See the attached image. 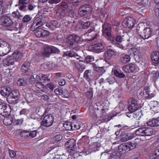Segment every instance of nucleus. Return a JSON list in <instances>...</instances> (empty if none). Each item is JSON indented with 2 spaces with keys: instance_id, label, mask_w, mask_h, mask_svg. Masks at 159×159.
<instances>
[{
  "instance_id": "cd10ccee",
  "label": "nucleus",
  "mask_w": 159,
  "mask_h": 159,
  "mask_svg": "<svg viewBox=\"0 0 159 159\" xmlns=\"http://www.w3.org/2000/svg\"><path fill=\"white\" fill-rule=\"evenodd\" d=\"M15 60L14 59L11 57H7L3 60V62L4 65L9 66L13 65L14 63Z\"/></svg>"
},
{
  "instance_id": "37998d69",
  "label": "nucleus",
  "mask_w": 159,
  "mask_h": 159,
  "mask_svg": "<svg viewBox=\"0 0 159 159\" xmlns=\"http://www.w3.org/2000/svg\"><path fill=\"white\" fill-rule=\"evenodd\" d=\"M109 159H120V157L117 155V152H114L112 153Z\"/></svg>"
},
{
  "instance_id": "4be33fe9",
  "label": "nucleus",
  "mask_w": 159,
  "mask_h": 159,
  "mask_svg": "<svg viewBox=\"0 0 159 159\" xmlns=\"http://www.w3.org/2000/svg\"><path fill=\"white\" fill-rule=\"evenodd\" d=\"M136 57L139 58L141 56V51L140 47L132 48L130 49Z\"/></svg>"
},
{
  "instance_id": "5701e85b",
  "label": "nucleus",
  "mask_w": 159,
  "mask_h": 159,
  "mask_svg": "<svg viewBox=\"0 0 159 159\" xmlns=\"http://www.w3.org/2000/svg\"><path fill=\"white\" fill-rule=\"evenodd\" d=\"M11 91V88L9 87H3L0 88V94L3 96L9 95Z\"/></svg>"
},
{
  "instance_id": "052dcab7",
  "label": "nucleus",
  "mask_w": 159,
  "mask_h": 159,
  "mask_svg": "<svg viewBox=\"0 0 159 159\" xmlns=\"http://www.w3.org/2000/svg\"><path fill=\"white\" fill-rule=\"evenodd\" d=\"M12 16L15 18H19L20 17L19 13L17 11H14L11 14Z\"/></svg>"
},
{
  "instance_id": "0e129e2a",
  "label": "nucleus",
  "mask_w": 159,
  "mask_h": 159,
  "mask_svg": "<svg viewBox=\"0 0 159 159\" xmlns=\"http://www.w3.org/2000/svg\"><path fill=\"white\" fill-rule=\"evenodd\" d=\"M42 79L44 81L47 80L48 81H49L50 80V79L48 78V77L47 75L44 74H41Z\"/></svg>"
},
{
  "instance_id": "49530a36",
  "label": "nucleus",
  "mask_w": 159,
  "mask_h": 159,
  "mask_svg": "<svg viewBox=\"0 0 159 159\" xmlns=\"http://www.w3.org/2000/svg\"><path fill=\"white\" fill-rule=\"evenodd\" d=\"M41 68L42 69L43 68L44 70H47L50 69L51 68V66L48 63H45L41 65Z\"/></svg>"
},
{
  "instance_id": "864d4df0",
  "label": "nucleus",
  "mask_w": 159,
  "mask_h": 159,
  "mask_svg": "<svg viewBox=\"0 0 159 159\" xmlns=\"http://www.w3.org/2000/svg\"><path fill=\"white\" fill-rule=\"evenodd\" d=\"M154 10L156 16L159 18V6L158 4L155 6Z\"/></svg>"
},
{
  "instance_id": "aec40b11",
  "label": "nucleus",
  "mask_w": 159,
  "mask_h": 159,
  "mask_svg": "<svg viewBox=\"0 0 159 159\" xmlns=\"http://www.w3.org/2000/svg\"><path fill=\"white\" fill-rule=\"evenodd\" d=\"M115 53L112 49H108L105 51L103 57L106 60H110L112 57L115 56Z\"/></svg>"
},
{
  "instance_id": "69168bd1",
  "label": "nucleus",
  "mask_w": 159,
  "mask_h": 159,
  "mask_svg": "<svg viewBox=\"0 0 159 159\" xmlns=\"http://www.w3.org/2000/svg\"><path fill=\"white\" fill-rule=\"evenodd\" d=\"M90 24V23L89 21H86V22L84 23L83 24V28L84 29H86L87 28Z\"/></svg>"
},
{
  "instance_id": "7c9ffc66",
  "label": "nucleus",
  "mask_w": 159,
  "mask_h": 159,
  "mask_svg": "<svg viewBox=\"0 0 159 159\" xmlns=\"http://www.w3.org/2000/svg\"><path fill=\"white\" fill-rule=\"evenodd\" d=\"M3 74L8 79V81H10L12 78L13 72L9 69H6L3 71Z\"/></svg>"
},
{
  "instance_id": "a19ab883",
  "label": "nucleus",
  "mask_w": 159,
  "mask_h": 159,
  "mask_svg": "<svg viewBox=\"0 0 159 159\" xmlns=\"http://www.w3.org/2000/svg\"><path fill=\"white\" fill-rule=\"evenodd\" d=\"M66 56H68L70 57H73L77 56L76 54L73 51H68L65 53Z\"/></svg>"
},
{
  "instance_id": "a18cd8bd",
  "label": "nucleus",
  "mask_w": 159,
  "mask_h": 159,
  "mask_svg": "<svg viewBox=\"0 0 159 159\" xmlns=\"http://www.w3.org/2000/svg\"><path fill=\"white\" fill-rule=\"evenodd\" d=\"M17 84L19 86H23L26 84V82L24 79L19 78L17 81Z\"/></svg>"
},
{
  "instance_id": "13d9d810",
  "label": "nucleus",
  "mask_w": 159,
  "mask_h": 159,
  "mask_svg": "<svg viewBox=\"0 0 159 159\" xmlns=\"http://www.w3.org/2000/svg\"><path fill=\"white\" fill-rule=\"evenodd\" d=\"M9 152L10 157L11 158H14L16 155V153L13 150H9Z\"/></svg>"
},
{
  "instance_id": "4d7b16f0",
  "label": "nucleus",
  "mask_w": 159,
  "mask_h": 159,
  "mask_svg": "<svg viewBox=\"0 0 159 159\" xmlns=\"http://www.w3.org/2000/svg\"><path fill=\"white\" fill-rule=\"evenodd\" d=\"M25 98L26 101L28 102H30L31 101V97H32V95L29 93H26L25 94Z\"/></svg>"
},
{
  "instance_id": "c85d7f7f",
  "label": "nucleus",
  "mask_w": 159,
  "mask_h": 159,
  "mask_svg": "<svg viewBox=\"0 0 159 159\" xmlns=\"http://www.w3.org/2000/svg\"><path fill=\"white\" fill-rule=\"evenodd\" d=\"M19 95V92L17 90H14L12 91L11 93H10L8 98H7V100L9 99L11 97L12 98L16 99L18 98Z\"/></svg>"
},
{
  "instance_id": "a878e982",
  "label": "nucleus",
  "mask_w": 159,
  "mask_h": 159,
  "mask_svg": "<svg viewBox=\"0 0 159 159\" xmlns=\"http://www.w3.org/2000/svg\"><path fill=\"white\" fill-rule=\"evenodd\" d=\"M152 62L155 64L159 63V52L156 51L153 52L151 56Z\"/></svg>"
},
{
  "instance_id": "2f4dec72",
  "label": "nucleus",
  "mask_w": 159,
  "mask_h": 159,
  "mask_svg": "<svg viewBox=\"0 0 159 159\" xmlns=\"http://www.w3.org/2000/svg\"><path fill=\"white\" fill-rule=\"evenodd\" d=\"M130 59V57L129 55H123L120 59V61L123 63H126L129 62Z\"/></svg>"
},
{
  "instance_id": "b1692460",
  "label": "nucleus",
  "mask_w": 159,
  "mask_h": 159,
  "mask_svg": "<svg viewBox=\"0 0 159 159\" xmlns=\"http://www.w3.org/2000/svg\"><path fill=\"white\" fill-rule=\"evenodd\" d=\"M8 115L7 116L5 117L3 120V124L6 125H10L11 124H13V119L12 117L11 116L9 115H9Z\"/></svg>"
},
{
  "instance_id": "4468645a",
  "label": "nucleus",
  "mask_w": 159,
  "mask_h": 159,
  "mask_svg": "<svg viewBox=\"0 0 159 159\" xmlns=\"http://www.w3.org/2000/svg\"><path fill=\"white\" fill-rule=\"evenodd\" d=\"M105 44L103 43H98L91 46V49L93 51L99 53L103 52L105 49Z\"/></svg>"
},
{
  "instance_id": "de8ad7c7",
  "label": "nucleus",
  "mask_w": 159,
  "mask_h": 159,
  "mask_svg": "<svg viewBox=\"0 0 159 159\" xmlns=\"http://www.w3.org/2000/svg\"><path fill=\"white\" fill-rule=\"evenodd\" d=\"M46 88L48 90L52 91L55 88V86L52 83H50L46 84Z\"/></svg>"
},
{
  "instance_id": "ea45409f",
  "label": "nucleus",
  "mask_w": 159,
  "mask_h": 159,
  "mask_svg": "<svg viewBox=\"0 0 159 159\" xmlns=\"http://www.w3.org/2000/svg\"><path fill=\"white\" fill-rule=\"evenodd\" d=\"M23 121V119L15 120L13 119V124L14 125H21Z\"/></svg>"
},
{
  "instance_id": "79ce46f5",
  "label": "nucleus",
  "mask_w": 159,
  "mask_h": 159,
  "mask_svg": "<svg viewBox=\"0 0 159 159\" xmlns=\"http://www.w3.org/2000/svg\"><path fill=\"white\" fill-rule=\"evenodd\" d=\"M115 79L112 77H109L106 80H105V83L108 82L110 84H113L115 82Z\"/></svg>"
},
{
  "instance_id": "bb28decb",
  "label": "nucleus",
  "mask_w": 159,
  "mask_h": 159,
  "mask_svg": "<svg viewBox=\"0 0 159 159\" xmlns=\"http://www.w3.org/2000/svg\"><path fill=\"white\" fill-rule=\"evenodd\" d=\"M71 64L72 65L75 66V67L79 70H81L85 68L84 65L80 61H76L75 60L71 61Z\"/></svg>"
},
{
  "instance_id": "09e8293b",
  "label": "nucleus",
  "mask_w": 159,
  "mask_h": 159,
  "mask_svg": "<svg viewBox=\"0 0 159 159\" xmlns=\"http://www.w3.org/2000/svg\"><path fill=\"white\" fill-rule=\"evenodd\" d=\"M35 86L37 88L43 90L44 87V85L40 82H37L35 85Z\"/></svg>"
},
{
  "instance_id": "2eb2a0df",
  "label": "nucleus",
  "mask_w": 159,
  "mask_h": 159,
  "mask_svg": "<svg viewBox=\"0 0 159 159\" xmlns=\"http://www.w3.org/2000/svg\"><path fill=\"white\" fill-rule=\"evenodd\" d=\"M131 103L128 107V109L130 112L133 113L137 110L139 108L136 99L131 98L130 99Z\"/></svg>"
},
{
  "instance_id": "8fccbe9b",
  "label": "nucleus",
  "mask_w": 159,
  "mask_h": 159,
  "mask_svg": "<svg viewBox=\"0 0 159 159\" xmlns=\"http://www.w3.org/2000/svg\"><path fill=\"white\" fill-rule=\"evenodd\" d=\"M28 137L34 138L37 135V132L36 130H32L30 133H28Z\"/></svg>"
},
{
  "instance_id": "f03ea898",
  "label": "nucleus",
  "mask_w": 159,
  "mask_h": 159,
  "mask_svg": "<svg viewBox=\"0 0 159 159\" xmlns=\"http://www.w3.org/2000/svg\"><path fill=\"white\" fill-rule=\"evenodd\" d=\"M137 144L130 142L123 143L120 144L118 147V151L121 154H125L135 148Z\"/></svg>"
},
{
  "instance_id": "412c9836",
  "label": "nucleus",
  "mask_w": 159,
  "mask_h": 159,
  "mask_svg": "<svg viewBox=\"0 0 159 159\" xmlns=\"http://www.w3.org/2000/svg\"><path fill=\"white\" fill-rule=\"evenodd\" d=\"M93 73L90 70H85L84 74V77L87 80V81L90 83L92 80H93L92 75Z\"/></svg>"
},
{
  "instance_id": "393cba45",
  "label": "nucleus",
  "mask_w": 159,
  "mask_h": 159,
  "mask_svg": "<svg viewBox=\"0 0 159 159\" xmlns=\"http://www.w3.org/2000/svg\"><path fill=\"white\" fill-rule=\"evenodd\" d=\"M0 114L3 116L9 115V112L7 111V106L3 103L0 102Z\"/></svg>"
},
{
  "instance_id": "774afa93",
  "label": "nucleus",
  "mask_w": 159,
  "mask_h": 159,
  "mask_svg": "<svg viewBox=\"0 0 159 159\" xmlns=\"http://www.w3.org/2000/svg\"><path fill=\"white\" fill-rule=\"evenodd\" d=\"M51 24L52 26L55 28V27L57 26L58 23L57 21L53 20L51 21Z\"/></svg>"
},
{
  "instance_id": "0eeeda50",
  "label": "nucleus",
  "mask_w": 159,
  "mask_h": 159,
  "mask_svg": "<svg viewBox=\"0 0 159 159\" xmlns=\"http://www.w3.org/2000/svg\"><path fill=\"white\" fill-rule=\"evenodd\" d=\"M67 7L66 3L62 2L61 5L58 7L56 10V16L62 19L65 16V11Z\"/></svg>"
},
{
  "instance_id": "1a4fd4ad",
  "label": "nucleus",
  "mask_w": 159,
  "mask_h": 159,
  "mask_svg": "<svg viewBox=\"0 0 159 159\" xmlns=\"http://www.w3.org/2000/svg\"><path fill=\"white\" fill-rule=\"evenodd\" d=\"M58 51V49L56 47L52 46L47 45L45 47L42 52V54L44 57H48L51 53H56Z\"/></svg>"
},
{
  "instance_id": "39448f33",
  "label": "nucleus",
  "mask_w": 159,
  "mask_h": 159,
  "mask_svg": "<svg viewBox=\"0 0 159 159\" xmlns=\"http://www.w3.org/2000/svg\"><path fill=\"white\" fill-rule=\"evenodd\" d=\"M47 111L45 110L43 114L44 117L41 123L42 126L49 127L51 126L54 122V117L51 114L46 115Z\"/></svg>"
},
{
  "instance_id": "338daca9",
  "label": "nucleus",
  "mask_w": 159,
  "mask_h": 159,
  "mask_svg": "<svg viewBox=\"0 0 159 159\" xmlns=\"http://www.w3.org/2000/svg\"><path fill=\"white\" fill-rule=\"evenodd\" d=\"M35 79L33 75H31L29 79V82L31 84H33L35 82Z\"/></svg>"
},
{
  "instance_id": "423d86ee",
  "label": "nucleus",
  "mask_w": 159,
  "mask_h": 159,
  "mask_svg": "<svg viewBox=\"0 0 159 159\" xmlns=\"http://www.w3.org/2000/svg\"><path fill=\"white\" fill-rule=\"evenodd\" d=\"M0 56H4L8 54L11 50L9 44L3 40L0 39Z\"/></svg>"
},
{
  "instance_id": "7ed1b4c3",
  "label": "nucleus",
  "mask_w": 159,
  "mask_h": 159,
  "mask_svg": "<svg viewBox=\"0 0 159 159\" xmlns=\"http://www.w3.org/2000/svg\"><path fill=\"white\" fill-rule=\"evenodd\" d=\"M80 38L79 36L74 34L69 35L67 39V45L69 48L75 49L77 46L78 41Z\"/></svg>"
},
{
  "instance_id": "e433bc0d",
  "label": "nucleus",
  "mask_w": 159,
  "mask_h": 159,
  "mask_svg": "<svg viewBox=\"0 0 159 159\" xmlns=\"http://www.w3.org/2000/svg\"><path fill=\"white\" fill-rule=\"evenodd\" d=\"M113 73L116 76L119 78H124L125 77V75L122 72H119L117 70H114L113 71Z\"/></svg>"
},
{
  "instance_id": "ddd939ff",
  "label": "nucleus",
  "mask_w": 159,
  "mask_h": 159,
  "mask_svg": "<svg viewBox=\"0 0 159 159\" xmlns=\"http://www.w3.org/2000/svg\"><path fill=\"white\" fill-rule=\"evenodd\" d=\"M102 32L104 36L107 39L110 38L111 36L110 25L107 23L104 24L102 26Z\"/></svg>"
},
{
  "instance_id": "473e14b6",
  "label": "nucleus",
  "mask_w": 159,
  "mask_h": 159,
  "mask_svg": "<svg viewBox=\"0 0 159 159\" xmlns=\"http://www.w3.org/2000/svg\"><path fill=\"white\" fill-rule=\"evenodd\" d=\"M30 66V63L29 62L25 63L21 66V71L25 73L27 72L29 70Z\"/></svg>"
},
{
  "instance_id": "c9c22d12",
  "label": "nucleus",
  "mask_w": 159,
  "mask_h": 159,
  "mask_svg": "<svg viewBox=\"0 0 159 159\" xmlns=\"http://www.w3.org/2000/svg\"><path fill=\"white\" fill-rule=\"evenodd\" d=\"M148 89H144L140 93V95L143 97L148 99Z\"/></svg>"
},
{
  "instance_id": "72a5a7b5",
  "label": "nucleus",
  "mask_w": 159,
  "mask_h": 159,
  "mask_svg": "<svg viewBox=\"0 0 159 159\" xmlns=\"http://www.w3.org/2000/svg\"><path fill=\"white\" fill-rule=\"evenodd\" d=\"M63 126L66 130H71L73 129L72 123L70 121L65 123L63 125Z\"/></svg>"
},
{
  "instance_id": "c756f323",
  "label": "nucleus",
  "mask_w": 159,
  "mask_h": 159,
  "mask_svg": "<svg viewBox=\"0 0 159 159\" xmlns=\"http://www.w3.org/2000/svg\"><path fill=\"white\" fill-rule=\"evenodd\" d=\"M69 152L70 153V157L69 156V158L67 159H70V158L72 159V158L75 159L80 156L79 153L75 150V149L71 150Z\"/></svg>"
},
{
  "instance_id": "9d476101",
  "label": "nucleus",
  "mask_w": 159,
  "mask_h": 159,
  "mask_svg": "<svg viewBox=\"0 0 159 159\" xmlns=\"http://www.w3.org/2000/svg\"><path fill=\"white\" fill-rule=\"evenodd\" d=\"M135 23V20L133 18L128 17L125 19L122 25L123 27L128 29L132 28Z\"/></svg>"
},
{
  "instance_id": "4c0bfd02",
  "label": "nucleus",
  "mask_w": 159,
  "mask_h": 159,
  "mask_svg": "<svg viewBox=\"0 0 159 159\" xmlns=\"http://www.w3.org/2000/svg\"><path fill=\"white\" fill-rule=\"evenodd\" d=\"M146 124L148 126L151 127H156L155 119L154 118L149 120L147 122Z\"/></svg>"
},
{
  "instance_id": "6e6552de",
  "label": "nucleus",
  "mask_w": 159,
  "mask_h": 159,
  "mask_svg": "<svg viewBox=\"0 0 159 159\" xmlns=\"http://www.w3.org/2000/svg\"><path fill=\"white\" fill-rule=\"evenodd\" d=\"M44 24L43 20L41 16L35 17L30 27V30L33 31L38 27L42 26Z\"/></svg>"
},
{
  "instance_id": "9b49d317",
  "label": "nucleus",
  "mask_w": 159,
  "mask_h": 159,
  "mask_svg": "<svg viewBox=\"0 0 159 159\" xmlns=\"http://www.w3.org/2000/svg\"><path fill=\"white\" fill-rule=\"evenodd\" d=\"M93 30V28L91 29L84 34V37L86 38V40L91 41L97 38L98 36V32Z\"/></svg>"
},
{
  "instance_id": "f3484780",
  "label": "nucleus",
  "mask_w": 159,
  "mask_h": 159,
  "mask_svg": "<svg viewBox=\"0 0 159 159\" xmlns=\"http://www.w3.org/2000/svg\"><path fill=\"white\" fill-rule=\"evenodd\" d=\"M91 8L89 5H84L80 7L78 10V13L80 16L85 15L88 12L91 11Z\"/></svg>"
},
{
  "instance_id": "603ef678",
  "label": "nucleus",
  "mask_w": 159,
  "mask_h": 159,
  "mask_svg": "<svg viewBox=\"0 0 159 159\" xmlns=\"http://www.w3.org/2000/svg\"><path fill=\"white\" fill-rule=\"evenodd\" d=\"M29 112L30 111L28 109H23L20 111V115H27L28 114Z\"/></svg>"
},
{
  "instance_id": "e2e57ef3",
  "label": "nucleus",
  "mask_w": 159,
  "mask_h": 159,
  "mask_svg": "<svg viewBox=\"0 0 159 159\" xmlns=\"http://www.w3.org/2000/svg\"><path fill=\"white\" fill-rule=\"evenodd\" d=\"M29 0H19V4L20 5H24L26 4Z\"/></svg>"
},
{
  "instance_id": "f257e3e1",
  "label": "nucleus",
  "mask_w": 159,
  "mask_h": 159,
  "mask_svg": "<svg viewBox=\"0 0 159 159\" xmlns=\"http://www.w3.org/2000/svg\"><path fill=\"white\" fill-rule=\"evenodd\" d=\"M137 32L143 39H148L152 34V30L148 24L145 23L139 24L137 27Z\"/></svg>"
},
{
  "instance_id": "c03bdc74",
  "label": "nucleus",
  "mask_w": 159,
  "mask_h": 159,
  "mask_svg": "<svg viewBox=\"0 0 159 159\" xmlns=\"http://www.w3.org/2000/svg\"><path fill=\"white\" fill-rule=\"evenodd\" d=\"M102 75V73L101 72H95L94 73V75L93 77V80H97Z\"/></svg>"
},
{
  "instance_id": "680f3d73",
  "label": "nucleus",
  "mask_w": 159,
  "mask_h": 159,
  "mask_svg": "<svg viewBox=\"0 0 159 159\" xmlns=\"http://www.w3.org/2000/svg\"><path fill=\"white\" fill-rule=\"evenodd\" d=\"M55 93L57 95H60L62 93V89H56L55 90Z\"/></svg>"
},
{
  "instance_id": "3c124183",
  "label": "nucleus",
  "mask_w": 159,
  "mask_h": 159,
  "mask_svg": "<svg viewBox=\"0 0 159 159\" xmlns=\"http://www.w3.org/2000/svg\"><path fill=\"white\" fill-rule=\"evenodd\" d=\"M85 60L87 62L89 63L94 61V59L93 56H88L85 58Z\"/></svg>"
},
{
  "instance_id": "f8f14e48",
  "label": "nucleus",
  "mask_w": 159,
  "mask_h": 159,
  "mask_svg": "<svg viewBox=\"0 0 159 159\" xmlns=\"http://www.w3.org/2000/svg\"><path fill=\"white\" fill-rule=\"evenodd\" d=\"M122 70L125 72L131 73L138 71L139 69L136 65L130 63L123 66Z\"/></svg>"
},
{
  "instance_id": "dca6fc26",
  "label": "nucleus",
  "mask_w": 159,
  "mask_h": 159,
  "mask_svg": "<svg viewBox=\"0 0 159 159\" xmlns=\"http://www.w3.org/2000/svg\"><path fill=\"white\" fill-rule=\"evenodd\" d=\"M35 31H36V36L39 38L46 37L49 34V32L48 31L42 29L40 27H38Z\"/></svg>"
},
{
  "instance_id": "6ab92c4d",
  "label": "nucleus",
  "mask_w": 159,
  "mask_h": 159,
  "mask_svg": "<svg viewBox=\"0 0 159 159\" xmlns=\"http://www.w3.org/2000/svg\"><path fill=\"white\" fill-rule=\"evenodd\" d=\"M12 20L9 16H5L2 18V24L3 26L9 27L11 26L13 24Z\"/></svg>"
},
{
  "instance_id": "bf43d9fd",
  "label": "nucleus",
  "mask_w": 159,
  "mask_h": 159,
  "mask_svg": "<svg viewBox=\"0 0 159 159\" xmlns=\"http://www.w3.org/2000/svg\"><path fill=\"white\" fill-rule=\"evenodd\" d=\"M141 112H138L137 113L135 114H133V115L132 116L134 117V118H135L137 120H139L141 116L140 114Z\"/></svg>"
},
{
  "instance_id": "58836bf2",
  "label": "nucleus",
  "mask_w": 159,
  "mask_h": 159,
  "mask_svg": "<svg viewBox=\"0 0 159 159\" xmlns=\"http://www.w3.org/2000/svg\"><path fill=\"white\" fill-rule=\"evenodd\" d=\"M13 57L15 61L17 60L21 57V55L19 52H15L12 54Z\"/></svg>"
},
{
  "instance_id": "f704fd0d",
  "label": "nucleus",
  "mask_w": 159,
  "mask_h": 159,
  "mask_svg": "<svg viewBox=\"0 0 159 159\" xmlns=\"http://www.w3.org/2000/svg\"><path fill=\"white\" fill-rule=\"evenodd\" d=\"M132 138L131 134H127L123 135L121 138V139L123 141H126L131 139Z\"/></svg>"
},
{
  "instance_id": "6e6d98bb",
  "label": "nucleus",
  "mask_w": 159,
  "mask_h": 159,
  "mask_svg": "<svg viewBox=\"0 0 159 159\" xmlns=\"http://www.w3.org/2000/svg\"><path fill=\"white\" fill-rule=\"evenodd\" d=\"M31 17L28 15H25L23 18V21L24 22H27L31 20Z\"/></svg>"
},
{
  "instance_id": "20e7f679",
  "label": "nucleus",
  "mask_w": 159,
  "mask_h": 159,
  "mask_svg": "<svg viewBox=\"0 0 159 159\" xmlns=\"http://www.w3.org/2000/svg\"><path fill=\"white\" fill-rule=\"evenodd\" d=\"M154 133L152 129L149 127H143L139 128L135 131L137 136L147 137L151 136Z\"/></svg>"
},
{
  "instance_id": "5fc2aeb1",
  "label": "nucleus",
  "mask_w": 159,
  "mask_h": 159,
  "mask_svg": "<svg viewBox=\"0 0 159 159\" xmlns=\"http://www.w3.org/2000/svg\"><path fill=\"white\" fill-rule=\"evenodd\" d=\"M62 139V136L60 134H58L53 138V140L56 142H58L61 140Z\"/></svg>"
},
{
  "instance_id": "a211bd4d",
  "label": "nucleus",
  "mask_w": 159,
  "mask_h": 159,
  "mask_svg": "<svg viewBox=\"0 0 159 159\" xmlns=\"http://www.w3.org/2000/svg\"><path fill=\"white\" fill-rule=\"evenodd\" d=\"M75 140L73 139H71L67 141L65 144V147L68 152L75 149Z\"/></svg>"
}]
</instances>
